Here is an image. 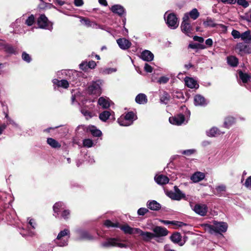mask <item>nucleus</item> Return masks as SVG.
Returning a JSON list of instances; mask_svg holds the SVG:
<instances>
[{
	"mask_svg": "<svg viewBox=\"0 0 251 251\" xmlns=\"http://www.w3.org/2000/svg\"><path fill=\"white\" fill-rule=\"evenodd\" d=\"M205 231L211 234L221 233L227 230V224L224 222L213 221L212 225H204Z\"/></svg>",
	"mask_w": 251,
	"mask_h": 251,
	"instance_id": "f257e3e1",
	"label": "nucleus"
},
{
	"mask_svg": "<svg viewBox=\"0 0 251 251\" xmlns=\"http://www.w3.org/2000/svg\"><path fill=\"white\" fill-rule=\"evenodd\" d=\"M70 237V231L67 228L59 232L54 242L57 246L64 247L68 245Z\"/></svg>",
	"mask_w": 251,
	"mask_h": 251,
	"instance_id": "f03ea898",
	"label": "nucleus"
},
{
	"mask_svg": "<svg viewBox=\"0 0 251 251\" xmlns=\"http://www.w3.org/2000/svg\"><path fill=\"white\" fill-rule=\"evenodd\" d=\"M101 80L93 81L87 88V92L89 95L100 96L101 93Z\"/></svg>",
	"mask_w": 251,
	"mask_h": 251,
	"instance_id": "7ed1b4c3",
	"label": "nucleus"
},
{
	"mask_svg": "<svg viewBox=\"0 0 251 251\" xmlns=\"http://www.w3.org/2000/svg\"><path fill=\"white\" fill-rule=\"evenodd\" d=\"M164 19L166 24L171 29H176L179 25L178 20L174 13H169L168 11L165 12Z\"/></svg>",
	"mask_w": 251,
	"mask_h": 251,
	"instance_id": "20e7f679",
	"label": "nucleus"
},
{
	"mask_svg": "<svg viewBox=\"0 0 251 251\" xmlns=\"http://www.w3.org/2000/svg\"><path fill=\"white\" fill-rule=\"evenodd\" d=\"M231 35L234 39L241 38L242 40L246 44L251 43V31L250 30H246L241 34L239 31L233 29L232 30Z\"/></svg>",
	"mask_w": 251,
	"mask_h": 251,
	"instance_id": "39448f33",
	"label": "nucleus"
},
{
	"mask_svg": "<svg viewBox=\"0 0 251 251\" xmlns=\"http://www.w3.org/2000/svg\"><path fill=\"white\" fill-rule=\"evenodd\" d=\"M174 191H168L166 193L167 195L172 200L175 201H180L182 199H185L186 196L183 192L176 186H174Z\"/></svg>",
	"mask_w": 251,
	"mask_h": 251,
	"instance_id": "423d86ee",
	"label": "nucleus"
},
{
	"mask_svg": "<svg viewBox=\"0 0 251 251\" xmlns=\"http://www.w3.org/2000/svg\"><path fill=\"white\" fill-rule=\"evenodd\" d=\"M190 206L193 211L201 216H204L207 212V206L204 204H196L194 205L193 203H190Z\"/></svg>",
	"mask_w": 251,
	"mask_h": 251,
	"instance_id": "0eeeda50",
	"label": "nucleus"
},
{
	"mask_svg": "<svg viewBox=\"0 0 251 251\" xmlns=\"http://www.w3.org/2000/svg\"><path fill=\"white\" fill-rule=\"evenodd\" d=\"M181 28L183 33L187 36H190L192 34V25L189 20H188V16H183L181 25Z\"/></svg>",
	"mask_w": 251,
	"mask_h": 251,
	"instance_id": "6e6552de",
	"label": "nucleus"
},
{
	"mask_svg": "<svg viewBox=\"0 0 251 251\" xmlns=\"http://www.w3.org/2000/svg\"><path fill=\"white\" fill-rule=\"evenodd\" d=\"M119 240L115 238H108L106 241L101 243V246L104 248L110 247H118L119 248H126L127 246L118 242Z\"/></svg>",
	"mask_w": 251,
	"mask_h": 251,
	"instance_id": "1a4fd4ad",
	"label": "nucleus"
},
{
	"mask_svg": "<svg viewBox=\"0 0 251 251\" xmlns=\"http://www.w3.org/2000/svg\"><path fill=\"white\" fill-rule=\"evenodd\" d=\"M37 225L34 219L27 218V224L26 228V233H22L24 236L27 235L28 236H33L35 233V229Z\"/></svg>",
	"mask_w": 251,
	"mask_h": 251,
	"instance_id": "9d476101",
	"label": "nucleus"
},
{
	"mask_svg": "<svg viewBox=\"0 0 251 251\" xmlns=\"http://www.w3.org/2000/svg\"><path fill=\"white\" fill-rule=\"evenodd\" d=\"M37 24L39 27L41 28L51 30L52 25L48 21V19L45 15H41L37 20Z\"/></svg>",
	"mask_w": 251,
	"mask_h": 251,
	"instance_id": "9b49d317",
	"label": "nucleus"
},
{
	"mask_svg": "<svg viewBox=\"0 0 251 251\" xmlns=\"http://www.w3.org/2000/svg\"><path fill=\"white\" fill-rule=\"evenodd\" d=\"M236 50L241 55L251 53V46L243 43H238L236 47Z\"/></svg>",
	"mask_w": 251,
	"mask_h": 251,
	"instance_id": "f8f14e48",
	"label": "nucleus"
},
{
	"mask_svg": "<svg viewBox=\"0 0 251 251\" xmlns=\"http://www.w3.org/2000/svg\"><path fill=\"white\" fill-rule=\"evenodd\" d=\"M137 235L141 237L142 240L145 242H150L152 239L154 238L153 233L148 231H142L140 228H137Z\"/></svg>",
	"mask_w": 251,
	"mask_h": 251,
	"instance_id": "ddd939ff",
	"label": "nucleus"
},
{
	"mask_svg": "<svg viewBox=\"0 0 251 251\" xmlns=\"http://www.w3.org/2000/svg\"><path fill=\"white\" fill-rule=\"evenodd\" d=\"M154 238L165 236L168 235V231L164 227L156 226L152 229Z\"/></svg>",
	"mask_w": 251,
	"mask_h": 251,
	"instance_id": "4468645a",
	"label": "nucleus"
},
{
	"mask_svg": "<svg viewBox=\"0 0 251 251\" xmlns=\"http://www.w3.org/2000/svg\"><path fill=\"white\" fill-rule=\"evenodd\" d=\"M185 120V117L182 114H178L169 118V121L171 124L176 126L182 125Z\"/></svg>",
	"mask_w": 251,
	"mask_h": 251,
	"instance_id": "2eb2a0df",
	"label": "nucleus"
},
{
	"mask_svg": "<svg viewBox=\"0 0 251 251\" xmlns=\"http://www.w3.org/2000/svg\"><path fill=\"white\" fill-rule=\"evenodd\" d=\"M117 43L120 49L123 50H128L132 45L130 41L125 38H120L117 40Z\"/></svg>",
	"mask_w": 251,
	"mask_h": 251,
	"instance_id": "dca6fc26",
	"label": "nucleus"
},
{
	"mask_svg": "<svg viewBox=\"0 0 251 251\" xmlns=\"http://www.w3.org/2000/svg\"><path fill=\"white\" fill-rule=\"evenodd\" d=\"M208 101L204 97L201 95H196L194 97V104L196 106H205Z\"/></svg>",
	"mask_w": 251,
	"mask_h": 251,
	"instance_id": "f3484780",
	"label": "nucleus"
},
{
	"mask_svg": "<svg viewBox=\"0 0 251 251\" xmlns=\"http://www.w3.org/2000/svg\"><path fill=\"white\" fill-rule=\"evenodd\" d=\"M205 176L203 173L201 172H196L191 176V180L193 182L196 183L204 179Z\"/></svg>",
	"mask_w": 251,
	"mask_h": 251,
	"instance_id": "a211bd4d",
	"label": "nucleus"
},
{
	"mask_svg": "<svg viewBox=\"0 0 251 251\" xmlns=\"http://www.w3.org/2000/svg\"><path fill=\"white\" fill-rule=\"evenodd\" d=\"M184 81L186 86L191 89H194V88L197 89L199 87V85L197 84L196 80L192 78V77H186Z\"/></svg>",
	"mask_w": 251,
	"mask_h": 251,
	"instance_id": "6ab92c4d",
	"label": "nucleus"
},
{
	"mask_svg": "<svg viewBox=\"0 0 251 251\" xmlns=\"http://www.w3.org/2000/svg\"><path fill=\"white\" fill-rule=\"evenodd\" d=\"M154 179L155 181L159 185H165L169 182V178L164 175L156 176Z\"/></svg>",
	"mask_w": 251,
	"mask_h": 251,
	"instance_id": "aec40b11",
	"label": "nucleus"
},
{
	"mask_svg": "<svg viewBox=\"0 0 251 251\" xmlns=\"http://www.w3.org/2000/svg\"><path fill=\"white\" fill-rule=\"evenodd\" d=\"M77 233L79 236L78 240H92L93 239L92 236L88 231L79 230L77 231Z\"/></svg>",
	"mask_w": 251,
	"mask_h": 251,
	"instance_id": "412c9836",
	"label": "nucleus"
},
{
	"mask_svg": "<svg viewBox=\"0 0 251 251\" xmlns=\"http://www.w3.org/2000/svg\"><path fill=\"white\" fill-rule=\"evenodd\" d=\"M142 60L146 61H151L153 59L154 55L151 51L145 50L142 51L141 54Z\"/></svg>",
	"mask_w": 251,
	"mask_h": 251,
	"instance_id": "4be33fe9",
	"label": "nucleus"
},
{
	"mask_svg": "<svg viewBox=\"0 0 251 251\" xmlns=\"http://www.w3.org/2000/svg\"><path fill=\"white\" fill-rule=\"evenodd\" d=\"M224 131H221L217 127H213L206 131V134L209 137H215L224 134Z\"/></svg>",
	"mask_w": 251,
	"mask_h": 251,
	"instance_id": "5701e85b",
	"label": "nucleus"
},
{
	"mask_svg": "<svg viewBox=\"0 0 251 251\" xmlns=\"http://www.w3.org/2000/svg\"><path fill=\"white\" fill-rule=\"evenodd\" d=\"M64 208H65V205L64 203L62 202L55 203L53 206V211L56 214V215H55V216H58L59 213L62 212L64 209Z\"/></svg>",
	"mask_w": 251,
	"mask_h": 251,
	"instance_id": "b1692460",
	"label": "nucleus"
},
{
	"mask_svg": "<svg viewBox=\"0 0 251 251\" xmlns=\"http://www.w3.org/2000/svg\"><path fill=\"white\" fill-rule=\"evenodd\" d=\"M120 228L125 233L128 234H137L138 231V228L131 227L128 226V225H124L121 226Z\"/></svg>",
	"mask_w": 251,
	"mask_h": 251,
	"instance_id": "393cba45",
	"label": "nucleus"
},
{
	"mask_svg": "<svg viewBox=\"0 0 251 251\" xmlns=\"http://www.w3.org/2000/svg\"><path fill=\"white\" fill-rule=\"evenodd\" d=\"M111 10L114 13L122 16L124 14L125 9L123 6L119 4H116L112 6L111 8Z\"/></svg>",
	"mask_w": 251,
	"mask_h": 251,
	"instance_id": "a878e982",
	"label": "nucleus"
},
{
	"mask_svg": "<svg viewBox=\"0 0 251 251\" xmlns=\"http://www.w3.org/2000/svg\"><path fill=\"white\" fill-rule=\"evenodd\" d=\"M52 81L54 85H55L58 87H61L64 88L65 89H67V88L69 86V82L65 79L59 80L56 79H54Z\"/></svg>",
	"mask_w": 251,
	"mask_h": 251,
	"instance_id": "bb28decb",
	"label": "nucleus"
},
{
	"mask_svg": "<svg viewBox=\"0 0 251 251\" xmlns=\"http://www.w3.org/2000/svg\"><path fill=\"white\" fill-rule=\"evenodd\" d=\"M98 104L101 106L103 108H106L110 106V101L107 97H101L99 98Z\"/></svg>",
	"mask_w": 251,
	"mask_h": 251,
	"instance_id": "cd10ccee",
	"label": "nucleus"
},
{
	"mask_svg": "<svg viewBox=\"0 0 251 251\" xmlns=\"http://www.w3.org/2000/svg\"><path fill=\"white\" fill-rule=\"evenodd\" d=\"M87 131H90L93 136L96 137H100L102 134L101 131L98 129L97 127L94 126H89Z\"/></svg>",
	"mask_w": 251,
	"mask_h": 251,
	"instance_id": "c85d7f7f",
	"label": "nucleus"
},
{
	"mask_svg": "<svg viewBox=\"0 0 251 251\" xmlns=\"http://www.w3.org/2000/svg\"><path fill=\"white\" fill-rule=\"evenodd\" d=\"M184 16H187L188 20H189L190 17L192 19L195 20L200 16V13L196 8H194L189 11V13L185 14Z\"/></svg>",
	"mask_w": 251,
	"mask_h": 251,
	"instance_id": "c756f323",
	"label": "nucleus"
},
{
	"mask_svg": "<svg viewBox=\"0 0 251 251\" xmlns=\"http://www.w3.org/2000/svg\"><path fill=\"white\" fill-rule=\"evenodd\" d=\"M147 206L151 210H158L160 208L159 203L155 201H149L147 203Z\"/></svg>",
	"mask_w": 251,
	"mask_h": 251,
	"instance_id": "7c9ffc66",
	"label": "nucleus"
},
{
	"mask_svg": "<svg viewBox=\"0 0 251 251\" xmlns=\"http://www.w3.org/2000/svg\"><path fill=\"white\" fill-rule=\"evenodd\" d=\"M171 240L175 243H177L179 246H182L183 243L181 242V236L178 232L174 233L171 237Z\"/></svg>",
	"mask_w": 251,
	"mask_h": 251,
	"instance_id": "2f4dec72",
	"label": "nucleus"
},
{
	"mask_svg": "<svg viewBox=\"0 0 251 251\" xmlns=\"http://www.w3.org/2000/svg\"><path fill=\"white\" fill-rule=\"evenodd\" d=\"M136 102L140 104H144L147 102V98L146 95L144 94H138L135 99Z\"/></svg>",
	"mask_w": 251,
	"mask_h": 251,
	"instance_id": "473e14b6",
	"label": "nucleus"
},
{
	"mask_svg": "<svg viewBox=\"0 0 251 251\" xmlns=\"http://www.w3.org/2000/svg\"><path fill=\"white\" fill-rule=\"evenodd\" d=\"M118 122L121 126H128L132 125L131 121L127 120L125 116L123 115L118 118Z\"/></svg>",
	"mask_w": 251,
	"mask_h": 251,
	"instance_id": "72a5a7b5",
	"label": "nucleus"
},
{
	"mask_svg": "<svg viewBox=\"0 0 251 251\" xmlns=\"http://www.w3.org/2000/svg\"><path fill=\"white\" fill-rule=\"evenodd\" d=\"M47 143L51 147L53 148H59L61 147V145L59 142L54 139L51 138V137L47 139Z\"/></svg>",
	"mask_w": 251,
	"mask_h": 251,
	"instance_id": "f704fd0d",
	"label": "nucleus"
},
{
	"mask_svg": "<svg viewBox=\"0 0 251 251\" xmlns=\"http://www.w3.org/2000/svg\"><path fill=\"white\" fill-rule=\"evenodd\" d=\"M227 62L228 65L234 67L237 66L238 61L236 57L230 56L227 58Z\"/></svg>",
	"mask_w": 251,
	"mask_h": 251,
	"instance_id": "c9c22d12",
	"label": "nucleus"
},
{
	"mask_svg": "<svg viewBox=\"0 0 251 251\" xmlns=\"http://www.w3.org/2000/svg\"><path fill=\"white\" fill-rule=\"evenodd\" d=\"M111 115V113L108 111H104L100 114L99 118L102 121L105 122L108 119V118Z\"/></svg>",
	"mask_w": 251,
	"mask_h": 251,
	"instance_id": "e433bc0d",
	"label": "nucleus"
},
{
	"mask_svg": "<svg viewBox=\"0 0 251 251\" xmlns=\"http://www.w3.org/2000/svg\"><path fill=\"white\" fill-rule=\"evenodd\" d=\"M238 74L240 78L244 83L247 82L250 79L251 77L249 75L247 74H244V73H243V72L241 71L238 72Z\"/></svg>",
	"mask_w": 251,
	"mask_h": 251,
	"instance_id": "4c0bfd02",
	"label": "nucleus"
},
{
	"mask_svg": "<svg viewBox=\"0 0 251 251\" xmlns=\"http://www.w3.org/2000/svg\"><path fill=\"white\" fill-rule=\"evenodd\" d=\"M160 100L162 103L165 104H167L169 101V95L166 93V92H164L163 95L161 96Z\"/></svg>",
	"mask_w": 251,
	"mask_h": 251,
	"instance_id": "58836bf2",
	"label": "nucleus"
},
{
	"mask_svg": "<svg viewBox=\"0 0 251 251\" xmlns=\"http://www.w3.org/2000/svg\"><path fill=\"white\" fill-rule=\"evenodd\" d=\"M234 122V119L232 117H228L226 118L224 122V125L226 127H229Z\"/></svg>",
	"mask_w": 251,
	"mask_h": 251,
	"instance_id": "ea45409f",
	"label": "nucleus"
},
{
	"mask_svg": "<svg viewBox=\"0 0 251 251\" xmlns=\"http://www.w3.org/2000/svg\"><path fill=\"white\" fill-rule=\"evenodd\" d=\"M125 116L127 120L131 121L132 124L133 122L136 120L137 118L136 116L134 115L133 112H128Z\"/></svg>",
	"mask_w": 251,
	"mask_h": 251,
	"instance_id": "a19ab883",
	"label": "nucleus"
},
{
	"mask_svg": "<svg viewBox=\"0 0 251 251\" xmlns=\"http://www.w3.org/2000/svg\"><path fill=\"white\" fill-rule=\"evenodd\" d=\"M203 25L205 27H214L216 25L214 20L210 18H207L205 21H204Z\"/></svg>",
	"mask_w": 251,
	"mask_h": 251,
	"instance_id": "79ce46f5",
	"label": "nucleus"
},
{
	"mask_svg": "<svg viewBox=\"0 0 251 251\" xmlns=\"http://www.w3.org/2000/svg\"><path fill=\"white\" fill-rule=\"evenodd\" d=\"M116 71L117 69L116 68H104L100 70V72L103 75H109Z\"/></svg>",
	"mask_w": 251,
	"mask_h": 251,
	"instance_id": "37998d69",
	"label": "nucleus"
},
{
	"mask_svg": "<svg viewBox=\"0 0 251 251\" xmlns=\"http://www.w3.org/2000/svg\"><path fill=\"white\" fill-rule=\"evenodd\" d=\"M80 19V21L82 25L87 27L91 26L92 21L90 20L88 18H82V17H81Z\"/></svg>",
	"mask_w": 251,
	"mask_h": 251,
	"instance_id": "c03bdc74",
	"label": "nucleus"
},
{
	"mask_svg": "<svg viewBox=\"0 0 251 251\" xmlns=\"http://www.w3.org/2000/svg\"><path fill=\"white\" fill-rule=\"evenodd\" d=\"M83 145L84 147L90 148L93 146V142L89 139H84L83 140Z\"/></svg>",
	"mask_w": 251,
	"mask_h": 251,
	"instance_id": "a18cd8bd",
	"label": "nucleus"
},
{
	"mask_svg": "<svg viewBox=\"0 0 251 251\" xmlns=\"http://www.w3.org/2000/svg\"><path fill=\"white\" fill-rule=\"evenodd\" d=\"M35 18L33 15H31L28 17L27 19L25 21V24L28 26L33 25L34 22Z\"/></svg>",
	"mask_w": 251,
	"mask_h": 251,
	"instance_id": "49530a36",
	"label": "nucleus"
},
{
	"mask_svg": "<svg viewBox=\"0 0 251 251\" xmlns=\"http://www.w3.org/2000/svg\"><path fill=\"white\" fill-rule=\"evenodd\" d=\"M237 4L241 5L244 7H247L249 5L248 1L247 0H237Z\"/></svg>",
	"mask_w": 251,
	"mask_h": 251,
	"instance_id": "de8ad7c7",
	"label": "nucleus"
},
{
	"mask_svg": "<svg viewBox=\"0 0 251 251\" xmlns=\"http://www.w3.org/2000/svg\"><path fill=\"white\" fill-rule=\"evenodd\" d=\"M5 50L10 53H15L16 52L14 47L10 45H5Z\"/></svg>",
	"mask_w": 251,
	"mask_h": 251,
	"instance_id": "09e8293b",
	"label": "nucleus"
},
{
	"mask_svg": "<svg viewBox=\"0 0 251 251\" xmlns=\"http://www.w3.org/2000/svg\"><path fill=\"white\" fill-rule=\"evenodd\" d=\"M169 80V77L166 76H162L159 77L158 80L160 84H166Z\"/></svg>",
	"mask_w": 251,
	"mask_h": 251,
	"instance_id": "8fccbe9b",
	"label": "nucleus"
},
{
	"mask_svg": "<svg viewBox=\"0 0 251 251\" xmlns=\"http://www.w3.org/2000/svg\"><path fill=\"white\" fill-rule=\"evenodd\" d=\"M148 211L149 210L147 209V208L141 207L138 210L137 213L139 215L144 216Z\"/></svg>",
	"mask_w": 251,
	"mask_h": 251,
	"instance_id": "3c124183",
	"label": "nucleus"
},
{
	"mask_svg": "<svg viewBox=\"0 0 251 251\" xmlns=\"http://www.w3.org/2000/svg\"><path fill=\"white\" fill-rule=\"evenodd\" d=\"M104 226L109 227H117L118 225L116 223H113L109 220H106L104 222Z\"/></svg>",
	"mask_w": 251,
	"mask_h": 251,
	"instance_id": "603ef678",
	"label": "nucleus"
},
{
	"mask_svg": "<svg viewBox=\"0 0 251 251\" xmlns=\"http://www.w3.org/2000/svg\"><path fill=\"white\" fill-rule=\"evenodd\" d=\"M22 56V59L26 62H29L31 60L30 55L25 53V52L23 53Z\"/></svg>",
	"mask_w": 251,
	"mask_h": 251,
	"instance_id": "864d4df0",
	"label": "nucleus"
},
{
	"mask_svg": "<svg viewBox=\"0 0 251 251\" xmlns=\"http://www.w3.org/2000/svg\"><path fill=\"white\" fill-rule=\"evenodd\" d=\"M70 211L68 210H66L65 208L61 212V217L64 219H68L69 217Z\"/></svg>",
	"mask_w": 251,
	"mask_h": 251,
	"instance_id": "5fc2aeb1",
	"label": "nucleus"
},
{
	"mask_svg": "<svg viewBox=\"0 0 251 251\" xmlns=\"http://www.w3.org/2000/svg\"><path fill=\"white\" fill-rule=\"evenodd\" d=\"M244 185L247 188L251 190V176L247 178L246 180L244 183Z\"/></svg>",
	"mask_w": 251,
	"mask_h": 251,
	"instance_id": "6e6d98bb",
	"label": "nucleus"
},
{
	"mask_svg": "<svg viewBox=\"0 0 251 251\" xmlns=\"http://www.w3.org/2000/svg\"><path fill=\"white\" fill-rule=\"evenodd\" d=\"M226 187L224 185H219L216 188V190L219 193H221L222 192H224L226 191Z\"/></svg>",
	"mask_w": 251,
	"mask_h": 251,
	"instance_id": "4d7b16f0",
	"label": "nucleus"
},
{
	"mask_svg": "<svg viewBox=\"0 0 251 251\" xmlns=\"http://www.w3.org/2000/svg\"><path fill=\"white\" fill-rule=\"evenodd\" d=\"M81 112L82 115L87 118L92 117L91 112L85 109H83V108H82V109L81 110Z\"/></svg>",
	"mask_w": 251,
	"mask_h": 251,
	"instance_id": "13d9d810",
	"label": "nucleus"
},
{
	"mask_svg": "<svg viewBox=\"0 0 251 251\" xmlns=\"http://www.w3.org/2000/svg\"><path fill=\"white\" fill-rule=\"evenodd\" d=\"M79 66L81 70L86 71L88 68V63L86 61H83Z\"/></svg>",
	"mask_w": 251,
	"mask_h": 251,
	"instance_id": "bf43d9fd",
	"label": "nucleus"
},
{
	"mask_svg": "<svg viewBox=\"0 0 251 251\" xmlns=\"http://www.w3.org/2000/svg\"><path fill=\"white\" fill-rule=\"evenodd\" d=\"M90 27L95 29H101V26L100 25L97 24L96 22L92 21H91V25Z\"/></svg>",
	"mask_w": 251,
	"mask_h": 251,
	"instance_id": "052dcab7",
	"label": "nucleus"
},
{
	"mask_svg": "<svg viewBox=\"0 0 251 251\" xmlns=\"http://www.w3.org/2000/svg\"><path fill=\"white\" fill-rule=\"evenodd\" d=\"M224 4H235L237 0H221Z\"/></svg>",
	"mask_w": 251,
	"mask_h": 251,
	"instance_id": "680f3d73",
	"label": "nucleus"
},
{
	"mask_svg": "<svg viewBox=\"0 0 251 251\" xmlns=\"http://www.w3.org/2000/svg\"><path fill=\"white\" fill-rule=\"evenodd\" d=\"M195 150H187L182 151V154L186 155H190L195 152Z\"/></svg>",
	"mask_w": 251,
	"mask_h": 251,
	"instance_id": "e2e57ef3",
	"label": "nucleus"
},
{
	"mask_svg": "<svg viewBox=\"0 0 251 251\" xmlns=\"http://www.w3.org/2000/svg\"><path fill=\"white\" fill-rule=\"evenodd\" d=\"M96 62L93 60L90 61L88 63V68L94 69L96 66Z\"/></svg>",
	"mask_w": 251,
	"mask_h": 251,
	"instance_id": "0e129e2a",
	"label": "nucleus"
},
{
	"mask_svg": "<svg viewBox=\"0 0 251 251\" xmlns=\"http://www.w3.org/2000/svg\"><path fill=\"white\" fill-rule=\"evenodd\" d=\"M144 69L147 72L149 73H151L153 70L152 67L148 64H145Z\"/></svg>",
	"mask_w": 251,
	"mask_h": 251,
	"instance_id": "69168bd1",
	"label": "nucleus"
},
{
	"mask_svg": "<svg viewBox=\"0 0 251 251\" xmlns=\"http://www.w3.org/2000/svg\"><path fill=\"white\" fill-rule=\"evenodd\" d=\"M74 4L76 6H80L83 5V0H74Z\"/></svg>",
	"mask_w": 251,
	"mask_h": 251,
	"instance_id": "338daca9",
	"label": "nucleus"
},
{
	"mask_svg": "<svg viewBox=\"0 0 251 251\" xmlns=\"http://www.w3.org/2000/svg\"><path fill=\"white\" fill-rule=\"evenodd\" d=\"M193 39L195 41L199 42H203L204 41V39L203 37L198 36H195L193 37Z\"/></svg>",
	"mask_w": 251,
	"mask_h": 251,
	"instance_id": "774afa93",
	"label": "nucleus"
}]
</instances>
